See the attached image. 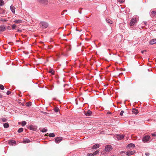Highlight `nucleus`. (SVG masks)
Returning a JSON list of instances; mask_svg holds the SVG:
<instances>
[{"label":"nucleus","instance_id":"obj_38","mask_svg":"<svg viewBox=\"0 0 156 156\" xmlns=\"http://www.w3.org/2000/svg\"><path fill=\"white\" fill-rule=\"evenodd\" d=\"M124 113V112L123 111H121L120 113V115L122 116L123 115V114Z\"/></svg>","mask_w":156,"mask_h":156},{"label":"nucleus","instance_id":"obj_29","mask_svg":"<svg viewBox=\"0 0 156 156\" xmlns=\"http://www.w3.org/2000/svg\"><path fill=\"white\" fill-rule=\"evenodd\" d=\"M59 110V109L58 108L56 107L54 109V110L55 112H58Z\"/></svg>","mask_w":156,"mask_h":156},{"label":"nucleus","instance_id":"obj_1","mask_svg":"<svg viewBox=\"0 0 156 156\" xmlns=\"http://www.w3.org/2000/svg\"><path fill=\"white\" fill-rule=\"evenodd\" d=\"M63 138L61 137H56L55 138V142L57 143H59L62 140Z\"/></svg>","mask_w":156,"mask_h":156},{"label":"nucleus","instance_id":"obj_41","mask_svg":"<svg viewBox=\"0 0 156 156\" xmlns=\"http://www.w3.org/2000/svg\"><path fill=\"white\" fill-rule=\"evenodd\" d=\"M8 44L11 45H13V43L11 42H9L8 43Z\"/></svg>","mask_w":156,"mask_h":156},{"label":"nucleus","instance_id":"obj_31","mask_svg":"<svg viewBox=\"0 0 156 156\" xmlns=\"http://www.w3.org/2000/svg\"><path fill=\"white\" fill-rule=\"evenodd\" d=\"M0 89L2 90H3L4 89V87L3 85L0 84Z\"/></svg>","mask_w":156,"mask_h":156},{"label":"nucleus","instance_id":"obj_20","mask_svg":"<svg viewBox=\"0 0 156 156\" xmlns=\"http://www.w3.org/2000/svg\"><path fill=\"white\" fill-rule=\"evenodd\" d=\"M106 21L107 23H109L110 24L112 23V21L109 19H106Z\"/></svg>","mask_w":156,"mask_h":156},{"label":"nucleus","instance_id":"obj_22","mask_svg":"<svg viewBox=\"0 0 156 156\" xmlns=\"http://www.w3.org/2000/svg\"><path fill=\"white\" fill-rule=\"evenodd\" d=\"M48 72L49 73H50L52 75H54V72L53 70L52 69H50L49 71Z\"/></svg>","mask_w":156,"mask_h":156},{"label":"nucleus","instance_id":"obj_10","mask_svg":"<svg viewBox=\"0 0 156 156\" xmlns=\"http://www.w3.org/2000/svg\"><path fill=\"white\" fill-rule=\"evenodd\" d=\"M134 151H129L127 152V155L128 156H130L131 155L135 153Z\"/></svg>","mask_w":156,"mask_h":156},{"label":"nucleus","instance_id":"obj_44","mask_svg":"<svg viewBox=\"0 0 156 156\" xmlns=\"http://www.w3.org/2000/svg\"><path fill=\"white\" fill-rule=\"evenodd\" d=\"M17 31L18 32H22V30H20L19 29H17Z\"/></svg>","mask_w":156,"mask_h":156},{"label":"nucleus","instance_id":"obj_11","mask_svg":"<svg viewBox=\"0 0 156 156\" xmlns=\"http://www.w3.org/2000/svg\"><path fill=\"white\" fill-rule=\"evenodd\" d=\"M30 142V140L28 139H25L23 141V143L24 144L28 143Z\"/></svg>","mask_w":156,"mask_h":156},{"label":"nucleus","instance_id":"obj_34","mask_svg":"<svg viewBox=\"0 0 156 156\" xmlns=\"http://www.w3.org/2000/svg\"><path fill=\"white\" fill-rule=\"evenodd\" d=\"M2 120L3 122H5L7 121V119L5 118H2Z\"/></svg>","mask_w":156,"mask_h":156},{"label":"nucleus","instance_id":"obj_5","mask_svg":"<svg viewBox=\"0 0 156 156\" xmlns=\"http://www.w3.org/2000/svg\"><path fill=\"white\" fill-rule=\"evenodd\" d=\"M150 139V136H147L144 137L142 139L143 141L144 142H146L148 141Z\"/></svg>","mask_w":156,"mask_h":156},{"label":"nucleus","instance_id":"obj_3","mask_svg":"<svg viewBox=\"0 0 156 156\" xmlns=\"http://www.w3.org/2000/svg\"><path fill=\"white\" fill-rule=\"evenodd\" d=\"M40 25L41 26H42L44 28H46L48 26V23L44 22H41Z\"/></svg>","mask_w":156,"mask_h":156},{"label":"nucleus","instance_id":"obj_16","mask_svg":"<svg viewBox=\"0 0 156 156\" xmlns=\"http://www.w3.org/2000/svg\"><path fill=\"white\" fill-rule=\"evenodd\" d=\"M124 137V136L123 135H119L117 136V138L119 140H121Z\"/></svg>","mask_w":156,"mask_h":156},{"label":"nucleus","instance_id":"obj_21","mask_svg":"<svg viewBox=\"0 0 156 156\" xmlns=\"http://www.w3.org/2000/svg\"><path fill=\"white\" fill-rule=\"evenodd\" d=\"M3 126L5 128H8L9 126V124L8 123H5L3 124Z\"/></svg>","mask_w":156,"mask_h":156},{"label":"nucleus","instance_id":"obj_12","mask_svg":"<svg viewBox=\"0 0 156 156\" xmlns=\"http://www.w3.org/2000/svg\"><path fill=\"white\" fill-rule=\"evenodd\" d=\"M155 43H156V39H153L150 41V44L151 45H152Z\"/></svg>","mask_w":156,"mask_h":156},{"label":"nucleus","instance_id":"obj_24","mask_svg":"<svg viewBox=\"0 0 156 156\" xmlns=\"http://www.w3.org/2000/svg\"><path fill=\"white\" fill-rule=\"evenodd\" d=\"M99 153V151L98 150H97L94 152L93 153V154H94V155H96L97 154H98Z\"/></svg>","mask_w":156,"mask_h":156},{"label":"nucleus","instance_id":"obj_9","mask_svg":"<svg viewBox=\"0 0 156 156\" xmlns=\"http://www.w3.org/2000/svg\"><path fill=\"white\" fill-rule=\"evenodd\" d=\"M9 144L11 145H13L14 144H16V142L13 140H11L9 142Z\"/></svg>","mask_w":156,"mask_h":156},{"label":"nucleus","instance_id":"obj_4","mask_svg":"<svg viewBox=\"0 0 156 156\" xmlns=\"http://www.w3.org/2000/svg\"><path fill=\"white\" fill-rule=\"evenodd\" d=\"M112 149V147L111 145H107L105 149V151H110Z\"/></svg>","mask_w":156,"mask_h":156},{"label":"nucleus","instance_id":"obj_2","mask_svg":"<svg viewBox=\"0 0 156 156\" xmlns=\"http://www.w3.org/2000/svg\"><path fill=\"white\" fill-rule=\"evenodd\" d=\"M136 23V20L135 18H133L132 19L129 23V24L130 26H132L135 24Z\"/></svg>","mask_w":156,"mask_h":156},{"label":"nucleus","instance_id":"obj_7","mask_svg":"<svg viewBox=\"0 0 156 156\" xmlns=\"http://www.w3.org/2000/svg\"><path fill=\"white\" fill-rule=\"evenodd\" d=\"M84 114L87 116H91L92 114V112L90 110H88L87 112H84Z\"/></svg>","mask_w":156,"mask_h":156},{"label":"nucleus","instance_id":"obj_27","mask_svg":"<svg viewBox=\"0 0 156 156\" xmlns=\"http://www.w3.org/2000/svg\"><path fill=\"white\" fill-rule=\"evenodd\" d=\"M41 131L42 132H47V130L45 128H43L41 130Z\"/></svg>","mask_w":156,"mask_h":156},{"label":"nucleus","instance_id":"obj_15","mask_svg":"<svg viewBox=\"0 0 156 156\" xmlns=\"http://www.w3.org/2000/svg\"><path fill=\"white\" fill-rule=\"evenodd\" d=\"M13 22L16 24H19L22 23V20H15Z\"/></svg>","mask_w":156,"mask_h":156},{"label":"nucleus","instance_id":"obj_43","mask_svg":"<svg viewBox=\"0 0 156 156\" xmlns=\"http://www.w3.org/2000/svg\"><path fill=\"white\" fill-rule=\"evenodd\" d=\"M146 51V50H143V51H141V53H142L143 54L144 53V52H145Z\"/></svg>","mask_w":156,"mask_h":156},{"label":"nucleus","instance_id":"obj_45","mask_svg":"<svg viewBox=\"0 0 156 156\" xmlns=\"http://www.w3.org/2000/svg\"><path fill=\"white\" fill-rule=\"evenodd\" d=\"M30 129L31 130H33V128H32V127H30Z\"/></svg>","mask_w":156,"mask_h":156},{"label":"nucleus","instance_id":"obj_37","mask_svg":"<svg viewBox=\"0 0 156 156\" xmlns=\"http://www.w3.org/2000/svg\"><path fill=\"white\" fill-rule=\"evenodd\" d=\"M118 1L120 2L123 3L124 2L125 0H118Z\"/></svg>","mask_w":156,"mask_h":156},{"label":"nucleus","instance_id":"obj_39","mask_svg":"<svg viewBox=\"0 0 156 156\" xmlns=\"http://www.w3.org/2000/svg\"><path fill=\"white\" fill-rule=\"evenodd\" d=\"M11 92L10 91H7L6 93V94L7 95H9V94H11Z\"/></svg>","mask_w":156,"mask_h":156},{"label":"nucleus","instance_id":"obj_46","mask_svg":"<svg viewBox=\"0 0 156 156\" xmlns=\"http://www.w3.org/2000/svg\"><path fill=\"white\" fill-rule=\"evenodd\" d=\"M79 13H80V14H81V13H82V12H81V11H79Z\"/></svg>","mask_w":156,"mask_h":156},{"label":"nucleus","instance_id":"obj_42","mask_svg":"<svg viewBox=\"0 0 156 156\" xmlns=\"http://www.w3.org/2000/svg\"><path fill=\"white\" fill-rule=\"evenodd\" d=\"M151 135L153 136H156V134L155 133H152Z\"/></svg>","mask_w":156,"mask_h":156},{"label":"nucleus","instance_id":"obj_17","mask_svg":"<svg viewBox=\"0 0 156 156\" xmlns=\"http://www.w3.org/2000/svg\"><path fill=\"white\" fill-rule=\"evenodd\" d=\"M132 112L135 114H137L138 113V110L136 108L133 109Z\"/></svg>","mask_w":156,"mask_h":156},{"label":"nucleus","instance_id":"obj_47","mask_svg":"<svg viewBox=\"0 0 156 156\" xmlns=\"http://www.w3.org/2000/svg\"><path fill=\"white\" fill-rule=\"evenodd\" d=\"M46 136H48V133H47L46 135Z\"/></svg>","mask_w":156,"mask_h":156},{"label":"nucleus","instance_id":"obj_25","mask_svg":"<svg viewBox=\"0 0 156 156\" xmlns=\"http://www.w3.org/2000/svg\"><path fill=\"white\" fill-rule=\"evenodd\" d=\"M23 131V128H20L18 129V132L19 133H20L22 132Z\"/></svg>","mask_w":156,"mask_h":156},{"label":"nucleus","instance_id":"obj_8","mask_svg":"<svg viewBox=\"0 0 156 156\" xmlns=\"http://www.w3.org/2000/svg\"><path fill=\"white\" fill-rule=\"evenodd\" d=\"M150 15L151 17H154L156 15V11H151L150 12Z\"/></svg>","mask_w":156,"mask_h":156},{"label":"nucleus","instance_id":"obj_32","mask_svg":"<svg viewBox=\"0 0 156 156\" xmlns=\"http://www.w3.org/2000/svg\"><path fill=\"white\" fill-rule=\"evenodd\" d=\"M4 4V2L2 0H0V6H2Z\"/></svg>","mask_w":156,"mask_h":156},{"label":"nucleus","instance_id":"obj_30","mask_svg":"<svg viewBox=\"0 0 156 156\" xmlns=\"http://www.w3.org/2000/svg\"><path fill=\"white\" fill-rule=\"evenodd\" d=\"M26 124V122L25 121H22V126H24Z\"/></svg>","mask_w":156,"mask_h":156},{"label":"nucleus","instance_id":"obj_26","mask_svg":"<svg viewBox=\"0 0 156 156\" xmlns=\"http://www.w3.org/2000/svg\"><path fill=\"white\" fill-rule=\"evenodd\" d=\"M31 105V103L30 102H28L26 104V105L27 106H29Z\"/></svg>","mask_w":156,"mask_h":156},{"label":"nucleus","instance_id":"obj_36","mask_svg":"<svg viewBox=\"0 0 156 156\" xmlns=\"http://www.w3.org/2000/svg\"><path fill=\"white\" fill-rule=\"evenodd\" d=\"M7 21H8V20H6V19H1V21L3 22H6Z\"/></svg>","mask_w":156,"mask_h":156},{"label":"nucleus","instance_id":"obj_6","mask_svg":"<svg viewBox=\"0 0 156 156\" xmlns=\"http://www.w3.org/2000/svg\"><path fill=\"white\" fill-rule=\"evenodd\" d=\"M38 1L40 3L45 5L47 4L48 3L47 0H38Z\"/></svg>","mask_w":156,"mask_h":156},{"label":"nucleus","instance_id":"obj_14","mask_svg":"<svg viewBox=\"0 0 156 156\" xmlns=\"http://www.w3.org/2000/svg\"><path fill=\"white\" fill-rule=\"evenodd\" d=\"M100 145L98 144H96L93 146L92 147V149H96L99 147Z\"/></svg>","mask_w":156,"mask_h":156},{"label":"nucleus","instance_id":"obj_35","mask_svg":"<svg viewBox=\"0 0 156 156\" xmlns=\"http://www.w3.org/2000/svg\"><path fill=\"white\" fill-rule=\"evenodd\" d=\"M87 156H94V155L93 154L90 153L88 154Z\"/></svg>","mask_w":156,"mask_h":156},{"label":"nucleus","instance_id":"obj_40","mask_svg":"<svg viewBox=\"0 0 156 156\" xmlns=\"http://www.w3.org/2000/svg\"><path fill=\"white\" fill-rule=\"evenodd\" d=\"M145 155L147 156H148L150 155V154L148 153H145Z\"/></svg>","mask_w":156,"mask_h":156},{"label":"nucleus","instance_id":"obj_23","mask_svg":"<svg viewBox=\"0 0 156 156\" xmlns=\"http://www.w3.org/2000/svg\"><path fill=\"white\" fill-rule=\"evenodd\" d=\"M48 136L50 137H53L55 136V135L53 133H51L49 134Z\"/></svg>","mask_w":156,"mask_h":156},{"label":"nucleus","instance_id":"obj_33","mask_svg":"<svg viewBox=\"0 0 156 156\" xmlns=\"http://www.w3.org/2000/svg\"><path fill=\"white\" fill-rule=\"evenodd\" d=\"M16 26L15 24L12 25V29L13 30L15 29Z\"/></svg>","mask_w":156,"mask_h":156},{"label":"nucleus","instance_id":"obj_28","mask_svg":"<svg viewBox=\"0 0 156 156\" xmlns=\"http://www.w3.org/2000/svg\"><path fill=\"white\" fill-rule=\"evenodd\" d=\"M5 12V11L3 9H0V14L3 13Z\"/></svg>","mask_w":156,"mask_h":156},{"label":"nucleus","instance_id":"obj_18","mask_svg":"<svg viewBox=\"0 0 156 156\" xmlns=\"http://www.w3.org/2000/svg\"><path fill=\"white\" fill-rule=\"evenodd\" d=\"M5 30V27L4 26H0V31H3Z\"/></svg>","mask_w":156,"mask_h":156},{"label":"nucleus","instance_id":"obj_13","mask_svg":"<svg viewBox=\"0 0 156 156\" xmlns=\"http://www.w3.org/2000/svg\"><path fill=\"white\" fill-rule=\"evenodd\" d=\"M15 7L13 6L12 5H11L10 6V9L11 10V11H12V13L14 14L15 13Z\"/></svg>","mask_w":156,"mask_h":156},{"label":"nucleus","instance_id":"obj_19","mask_svg":"<svg viewBox=\"0 0 156 156\" xmlns=\"http://www.w3.org/2000/svg\"><path fill=\"white\" fill-rule=\"evenodd\" d=\"M127 147H135V145L134 144L132 143H130L128 144Z\"/></svg>","mask_w":156,"mask_h":156}]
</instances>
